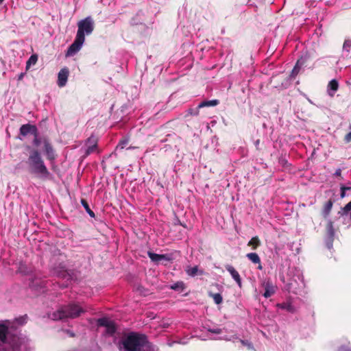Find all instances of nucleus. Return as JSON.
<instances>
[{"label": "nucleus", "instance_id": "obj_1", "mask_svg": "<svg viewBox=\"0 0 351 351\" xmlns=\"http://www.w3.org/2000/svg\"><path fill=\"white\" fill-rule=\"evenodd\" d=\"M122 351H158V349L149 343L146 335L137 332H130L122 340Z\"/></svg>", "mask_w": 351, "mask_h": 351}, {"label": "nucleus", "instance_id": "obj_2", "mask_svg": "<svg viewBox=\"0 0 351 351\" xmlns=\"http://www.w3.org/2000/svg\"><path fill=\"white\" fill-rule=\"evenodd\" d=\"M27 164L31 173L37 175L41 178H47L49 176L50 173L38 150L34 149L30 152Z\"/></svg>", "mask_w": 351, "mask_h": 351}, {"label": "nucleus", "instance_id": "obj_3", "mask_svg": "<svg viewBox=\"0 0 351 351\" xmlns=\"http://www.w3.org/2000/svg\"><path fill=\"white\" fill-rule=\"evenodd\" d=\"M8 327L0 324V350L2 351H27V346L19 337H12L7 340Z\"/></svg>", "mask_w": 351, "mask_h": 351}, {"label": "nucleus", "instance_id": "obj_4", "mask_svg": "<svg viewBox=\"0 0 351 351\" xmlns=\"http://www.w3.org/2000/svg\"><path fill=\"white\" fill-rule=\"evenodd\" d=\"M84 312V310L79 305L71 303L60 307L57 311L54 312L52 315V319L54 320L66 318L75 319Z\"/></svg>", "mask_w": 351, "mask_h": 351}, {"label": "nucleus", "instance_id": "obj_5", "mask_svg": "<svg viewBox=\"0 0 351 351\" xmlns=\"http://www.w3.org/2000/svg\"><path fill=\"white\" fill-rule=\"evenodd\" d=\"M77 36L85 38V35L90 34L94 29V21L91 16H87L77 23Z\"/></svg>", "mask_w": 351, "mask_h": 351}, {"label": "nucleus", "instance_id": "obj_6", "mask_svg": "<svg viewBox=\"0 0 351 351\" xmlns=\"http://www.w3.org/2000/svg\"><path fill=\"white\" fill-rule=\"evenodd\" d=\"M304 287V278L300 271H297V274L286 285L287 290L294 293H298Z\"/></svg>", "mask_w": 351, "mask_h": 351}, {"label": "nucleus", "instance_id": "obj_7", "mask_svg": "<svg viewBox=\"0 0 351 351\" xmlns=\"http://www.w3.org/2000/svg\"><path fill=\"white\" fill-rule=\"evenodd\" d=\"M84 40L85 38H82L76 35L74 42L69 46L66 52V56L69 57L76 54L82 48Z\"/></svg>", "mask_w": 351, "mask_h": 351}, {"label": "nucleus", "instance_id": "obj_8", "mask_svg": "<svg viewBox=\"0 0 351 351\" xmlns=\"http://www.w3.org/2000/svg\"><path fill=\"white\" fill-rule=\"evenodd\" d=\"M97 324L100 326L106 327V332L109 335H113L116 332L117 328L114 322L107 317L99 318L97 320Z\"/></svg>", "mask_w": 351, "mask_h": 351}, {"label": "nucleus", "instance_id": "obj_9", "mask_svg": "<svg viewBox=\"0 0 351 351\" xmlns=\"http://www.w3.org/2000/svg\"><path fill=\"white\" fill-rule=\"evenodd\" d=\"M85 145L86 148L84 149V157H86L90 154L96 152L97 148V138L95 136L91 135L86 141Z\"/></svg>", "mask_w": 351, "mask_h": 351}, {"label": "nucleus", "instance_id": "obj_10", "mask_svg": "<svg viewBox=\"0 0 351 351\" xmlns=\"http://www.w3.org/2000/svg\"><path fill=\"white\" fill-rule=\"evenodd\" d=\"M262 286L265 289L263 296L266 298L271 297L276 293V287L270 280H266L263 282Z\"/></svg>", "mask_w": 351, "mask_h": 351}, {"label": "nucleus", "instance_id": "obj_11", "mask_svg": "<svg viewBox=\"0 0 351 351\" xmlns=\"http://www.w3.org/2000/svg\"><path fill=\"white\" fill-rule=\"evenodd\" d=\"M69 74V71L66 67L60 69L58 74V85L60 87H63L66 85Z\"/></svg>", "mask_w": 351, "mask_h": 351}, {"label": "nucleus", "instance_id": "obj_12", "mask_svg": "<svg viewBox=\"0 0 351 351\" xmlns=\"http://www.w3.org/2000/svg\"><path fill=\"white\" fill-rule=\"evenodd\" d=\"M148 256L153 262L158 263L160 261L165 260L167 261H170L172 260V256L171 254H158L154 252H148Z\"/></svg>", "mask_w": 351, "mask_h": 351}, {"label": "nucleus", "instance_id": "obj_13", "mask_svg": "<svg viewBox=\"0 0 351 351\" xmlns=\"http://www.w3.org/2000/svg\"><path fill=\"white\" fill-rule=\"evenodd\" d=\"M225 267H226V270L230 273V274L231 275L232 278L237 282L238 286L239 287H241L242 282H241V276H240L239 272L231 265H226L225 266Z\"/></svg>", "mask_w": 351, "mask_h": 351}, {"label": "nucleus", "instance_id": "obj_14", "mask_svg": "<svg viewBox=\"0 0 351 351\" xmlns=\"http://www.w3.org/2000/svg\"><path fill=\"white\" fill-rule=\"evenodd\" d=\"M29 133L36 135L37 128L35 125L31 124H24L21 126L20 134L22 136H25Z\"/></svg>", "mask_w": 351, "mask_h": 351}, {"label": "nucleus", "instance_id": "obj_15", "mask_svg": "<svg viewBox=\"0 0 351 351\" xmlns=\"http://www.w3.org/2000/svg\"><path fill=\"white\" fill-rule=\"evenodd\" d=\"M339 88V83L336 80H332L329 82L327 86V93L330 97H333Z\"/></svg>", "mask_w": 351, "mask_h": 351}, {"label": "nucleus", "instance_id": "obj_16", "mask_svg": "<svg viewBox=\"0 0 351 351\" xmlns=\"http://www.w3.org/2000/svg\"><path fill=\"white\" fill-rule=\"evenodd\" d=\"M45 151L47 156V158L49 160H53L55 159L54 150L51 145V144L47 141H45Z\"/></svg>", "mask_w": 351, "mask_h": 351}, {"label": "nucleus", "instance_id": "obj_17", "mask_svg": "<svg viewBox=\"0 0 351 351\" xmlns=\"http://www.w3.org/2000/svg\"><path fill=\"white\" fill-rule=\"evenodd\" d=\"M246 257L250 261H251L253 263L259 264V265L258 267V269L261 270L263 269V267L261 265V258L256 253H254V252L248 253V254H247Z\"/></svg>", "mask_w": 351, "mask_h": 351}, {"label": "nucleus", "instance_id": "obj_18", "mask_svg": "<svg viewBox=\"0 0 351 351\" xmlns=\"http://www.w3.org/2000/svg\"><path fill=\"white\" fill-rule=\"evenodd\" d=\"M186 273L192 277L195 276L197 274L202 275L204 274V271L202 270H199L197 266L195 267H188L187 269L185 270Z\"/></svg>", "mask_w": 351, "mask_h": 351}, {"label": "nucleus", "instance_id": "obj_19", "mask_svg": "<svg viewBox=\"0 0 351 351\" xmlns=\"http://www.w3.org/2000/svg\"><path fill=\"white\" fill-rule=\"evenodd\" d=\"M219 100L213 99L209 101H204L199 104L198 108H202L204 107H209V106H215L219 104Z\"/></svg>", "mask_w": 351, "mask_h": 351}, {"label": "nucleus", "instance_id": "obj_20", "mask_svg": "<svg viewBox=\"0 0 351 351\" xmlns=\"http://www.w3.org/2000/svg\"><path fill=\"white\" fill-rule=\"evenodd\" d=\"M81 204L83 206V207L85 208L86 213L89 215L90 217H95V213L89 207V205L86 199H81Z\"/></svg>", "mask_w": 351, "mask_h": 351}, {"label": "nucleus", "instance_id": "obj_21", "mask_svg": "<svg viewBox=\"0 0 351 351\" xmlns=\"http://www.w3.org/2000/svg\"><path fill=\"white\" fill-rule=\"evenodd\" d=\"M303 62L300 60H298L294 68L292 70L291 76L295 77L299 73L300 68L302 67Z\"/></svg>", "mask_w": 351, "mask_h": 351}, {"label": "nucleus", "instance_id": "obj_22", "mask_svg": "<svg viewBox=\"0 0 351 351\" xmlns=\"http://www.w3.org/2000/svg\"><path fill=\"white\" fill-rule=\"evenodd\" d=\"M335 230L333 228L332 222L329 221L327 223V237L334 238Z\"/></svg>", "mask_w": 351, "mask_h": 351}, {"label": "nucleus", "instance_id": "obj_23", "mask_svg": "<svg viewBox=\"0 0 351 351\" xmlns=\"http://www.w3.org/2000/svg\"><path fill=\"white\" fill-rule=\"evenodd\" d=\"M208 295L209 296H210L211 298H213L214 302L217 304H220L222 301H223V298L221 296V295L220 293H213L211 292H209L208 293Z\"/></svg>", "mask_w": 351, "mask_h": 351}, {"label": "nucleus", "instance_id": "obj_24", "mask_svg": "<svg viewBox=\"0 0 351 351\" xmlns=\"http://www.w3.org/2000/svg\"><path fill=\"white\" fill-rule=\"evenodd\" d=\"M332 207V202L331 200H329L324 206V210H323V215L324 217H326L330 213L331 209Z\"/></svg>", "mask_w": 351, "mask_h": 351}, {"label": "nucleus", "instance_id": "obj_25", "mask_svg": "<svg viewBox=\"0 0 351 351\" xmlns=\"http://www.w3.org/2000/svg\"><path fill=\"white\" fill-rule=\"evenodd\" d=\"M38 60V56L36 54L32 55L28 60L27 61L26 67L27 69L31 65H34L36 63Z\"/></svg>", "mask_w": 351, "mask_h": 351}, {"label": "nucleus", "instance_id": "obj_26", "mask_svg": "<svg viewBox=\"0 0 351 351\" xmlns=\"http://www.w3.org/2000/svg\"><path fill=\"white\" fill-rule=\"evenodd\" d=\"M128 142H129V139L128 138H125L121 140L116 147V150L124 149L125 147L128 144Z\"/></svg>", "mask_w": 351, "mask_h": 351}, {"label": "nucleus", "instance_id": "obj_27", "mask_svg": "<svg viewBox=\"0 0 351 351\" xmlns=\"http://www.w3.org/2000/svg\"><path fill=\"white\" fill-rule=\"evenodd\" d=\"M280 308L286 309L289 312L293 313L295 311L294 306L291 303H283L280 304Z\"/></svg>", "mask_w": 351, "mask_h": 351}, {"label": "nucleus", "instance_id": "obj_28", "mask_svg": "<svg viewBox=\"0 0 351 351\" xmlns=\"http://www.w3.org/2000/svg\"><path fill=\"white\" fill-rule=\"evenodd\" d=\"M260 245V241L257 237H252L248 243V245H252L256 249Z\"/></svg>", "mask_w": 351, "mask_h": 351}, {"label": "nucleus", "instance_id": "obj_29", "mask_svg": "<svg viewBox=\"0 0 351 351\" xmlns=\"http://www.w3.org/2000/svg\"><path fill=\"white\" fill-rule=\"evenodd\" d=\"M52 273L53 275H56L58 277L63 278H66V276H67V275H68L66 271L64 269L58 271L54 270L52 271Z\"/></svg>", "mask_w": 351, "mask_h": 351}, {"label": "nucleus", "instance_id": "obj_30", "mask_svg": "<svg viewBox=\"0 0 351 351\" xmlns=\"http://www.w3.org/2000/svg\"><path fill=\"white\" fill-rule=\"evenodd\" d=\"M238 339V337L236 335H233L230 337H228L227 335L221 336L219 338H217V339L225 340V341H234V339Z\"/></svg>", "mask_w": 351, "mask_h": 351}, {"label": "nucleus", "instance_id": "obj_31", "mask_svg": "<svg viewBox=\"0 0 351 351\" xmlns=\"http://www.w3.org/2000/svg\"><path fill=\"white\" fill-rule=\"evenodd\" d=\"M173 290H182L184 289V283L182 282H177L171 286Z\"/></svg>", "mask_w": 351, "mask_h": 351}, {"label": "nucleus", "instance_id": "obj_32", "mask_svg": "<svg viewBox=\"0 0 351 351\" xmlns=\"http://www.w3.org/2000/svg\"><path fill=\"white\" fill-rule=\"evenodd\" d=\"M208 330L213 334H221L223 332V330H225V328H209L208 329Z\"/></svg>", "mask_w": 351, "mask_h": 351}, {"label": "nucleus", "instance_id": "obj_33", "mask_svg": "<svg viewBox=\"0 0 351 351\" xmlns=\"http://www.w3.org/2000/svg\"><path fill=\"white\" fill-rule=\"evenodd\" d=\"M199 108H198V106H197L195 109H193V108L189 109L187 112H188L189 114L193 115V116H197V115L199 114Z\"/></svg>", "mask_w": 351, "mask_h": 351}, {"label": "nucleus", "instance_id": "obj_34", "mask_svg": "<svg viewBox=\"0 0 351 351\" xmlns=\"http://www.w3.org/2000/svg\"><path fill=\"white\" fill-rule=\"evenodd\" d=\"M351 47V40H346L344 41L343 48L344 50H346L347 51H349V49Z\"/></svg>", "mask_w": 351, "mask_h": 351}, {"label": "nucleus", "instance_id": "obj_35", "mask_svg": "<svg viewBox=\"0 0 351 351\" xmlns=\"http://www.w3.org/2000/svg\"><path fill=\"white\" fill-rule=\"evenodd\" d=\"M334 238H329L327 237L326 241V244L327 247L330 250L332 247V243H333Z\"/></svg>", "mask_w": 351, "mask_h": 351}, {"label": "nucleus", "instance_id": "obj_36", "mask_svg": "<svg viewBox=\"0 0 351 351\" xmlns=\"http://www.w3.org/2000/svg\"><path fill=\"white\" fill-rule=\"evenodd\" d=\"M27 315H25V316H23V317H20L19 318H17L16 319V322L19 324H23L26 322L27 321Z\"/></svg>", "mask_w": 351, "mask_h": 351}, {"label": "nucleus", "instance_id": "obj_37", "mask_svg": "<svg viewBox=\"0 0 351 351\" xmlns=\"http://www.w3.org/2000/svg\"><path fill=\"white\" fill-rule=\"evenodd\" d=\"M351 210V201L348 202L343 208V211L344 214H347L349 211Z\"/></svg>", "mask_w": 351, "mask_h": 351}, {"label": "nucleus", "instance_id": "obj_38", "mask_svg": "<svg viewBox=\"0 0 351 351\" xmlns=\"http://www.w3.org/2000/svg\"><path fill=\"white\" fill-rule=\"evenodd\" d=\"M340 190H341L340 196L341 198H343L346 196V186L341 185L340 187Z\"/></svg>", "mask_w": 351, "mask_h": 351}, {"label": "nucleus", "instance_id": "obj_39", "mask_svg": "<svg viewBox=\"0 0 351 351\" xmlns=\"http://www.w3.org/2000/svg\"><path fill=\"white\" fill-rule=\"evenodd\" d=\"M350 128L351 129V126ZM344 141L346 143H350L351 141V131L345 136Z\"/></svg>", "mask_w": 351, "mask_h": 351}, {"label": "nucleus", "instance_id": "obj_40", "mask_svg": "<svg viewBox=\"0 0 351 351\" xmlns=\"http://www.w3.org/2000/svg\"><path fill=\"white\" fill-rule=\"evenodd\" d=\"M240 341L241 343L243 345V346H248L249 348H252V344L250 343H249L247 341H245V340H242V339H240Z\"/></svg>", "mask_w": 351, "mask_h": 351}, {"label": "nucleus", "instance_id": "obj_41", "mask_svg": "<svg viewBox=\"0 0 351 351\" xmlns=\"http://www.w3.org/2000/svg\"><path fill=\"white\" fill-rule=\"evenodd\" d=\"M341 169L339 168L335 171L334 176H341Z\"/></svg>", "mask_w": 351, "mask_h": 351}, {"label": "nucleus", "instance_id": "obj_42", "mask_svg": "<svg viewBox=\"0 0 351 351\" xmlns=\"http://www.w3.org/2000/svg\"><path fill=\"white\" fill-rule=\"evenodd\" d=\"M259 144H260V140L259 139H257L255 142H254V145L256 146V148L257 149H259Z\"/></svg>", "mask_w": 351, "mask_h": 351}, {"label": "nucleus", "instance_id": "obj_43", "mask_svg": "<svg viewBox=\"0 0 351 351\" xmlns=\"http://www.w3.org/2000/svg\"><path fill=\"white\" fill-rule=\"evenodd\" d=\"M34 144L38 146L40 144V140L37 138H35V139L34 140Z\"/></svg>", "mask_w": 351, "mask_h": 351}, {"label": "nucleus", "instance_id": "obj_44", "mask_svg": "<svg viewBox=\"0 0 351 351\" xmlns=\"http://www.w3.org/2000/svg\"><path fill=\"white\" fill-rule=\"evenodd\" d=\"M66 332L71 336V337H74V333L70 330H66Z\"/></svg>", "mask_w": 351, "mask_h": 351}, {"label": "nucleus", "instance_id": "obj_45", "mask_svg": "<svg viewBox=\"0 0 351 351\" xmlns=\"http://www.w3.org/2000/svg\"><path fill=\"white\" fill-rule=\"evenodd\" d=\"M23 76H24V73H21L19 75V80H22V79H23Z\"/></svg>", "mask_w": 351, "mask_h": 351}, {"label": "nucleus", "instance_id": "obj_46", "mask_svg": "<svg viewBox=\"0 0 351 351\" xmlns=\"http://www.w3.org/2000/svg\"><path fill=\"white\" fill-rule=\"evenodd\" d=\"M350 186H346V191L351 190V183H349Z\"/></svg>", "mask_w": 351, "mask_h": 351}, {"label": "nucleus", "instance_id": "obj_47", "mask_svg": "<svg viewBox=\"0 0 351 351\" xmlns=\"http://www.w3.org/2000/svg\"><path fill=\"white\" fill-rule=\"evenodd\" d=\"M36 285H37V282L36 283H34V282H32V287H34Z\"/></svg>", "mask_w": 351, "mask_h": 351}, {"label": "nucleus", "instance_id": "obj_48", "mask_svg": "<svg viewBox=\"0 0 351 351\" xmlns=\"http://www.w3.org/2000/svg\"><path fill=\"white\" fill-rule=\"evenodd\" d=\"M4 0H0V4H1L3 2Z\"/></svg>", "mask_w": 351, "mask_h": 351}]
</instances>
